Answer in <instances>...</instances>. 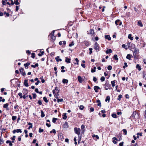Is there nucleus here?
<instances>
[{"mask_svg": "<svg viewBox=\"0 0 146 146\" xmlns=\"http://www.w3.org/2000/svg\"><path fill=\"white\" fill-rule=\"evenodd\" d=\"M55 59L56 60V61L57 62H58L59 61H61L62 59L60 58H59V56H58L57 57H56L55 58Z\"/></svg>", "mask_w": 146, "mask_h": 146, "instance_id": "nucleus-20", "label": "nucleus"}, {"mask_svg": "<svg viewBox=\"0 0 146 146\" xmlns=\"http://www.w3.org/2000/svg\"><path fill=\"white\" fill-rule=\"evenodd\" d=\"M68 82V80L66 79H63L62 80V82L64 83H67Z\"/></svg>", "mask_w": 146, "mask_h": 146, "instance_id": "nucleus-22", "label": "nucleus"}, {"mask_svg": "<svg viewBox=\"0 0 146 146\" xmlns=\"http://www.w3.org/2000/svg\"><path fill=\"white\" fill-rule=\"evenodd\" d=\"M70 60L71 59L70 58H68V57H66L65 58V62L68 63H70Z\"/></svg>", "mask_w": 146, "mask_h": 146, "instance_id": "nucleus-7", "label": "nucleus"}, {"mask_svg": "<svg viewBox=\"0 0 146 146\" xmlns=\"http://www.w3.org/2000/svg\"><path fill=\"white\" fill-rule=\"evenodd\" d=\"M105 78L104 77L102 76L100 78V80L102 82H103L105 80Z\"/></svg>", "mask_w": 146, "mask_h": 146, "instance_id": "nucleus-38", "label": "nucleus"}, {"mask_svg": "<svg viewBox=\"0 0 146 146\" xmlns=\"http://www.w3.org/2000/svg\"><path fill=\"white\" fill-rule=\"evenodd\" d=\"M123 131L125 135H127V131L125 129H123Z\"/></svg>", "mask_w": 146, "mask_h": 146, "instance_id": "nucleus-42", "label": "nucleus"}, {"mask_svg": "<svg viewBox=\"0 0 146 146\" xmlns=\"http://www.w3.org/2000/svg\"><path fill=\"white\" fill-rule=\"evenodd\" d=\"M138 25L140 26L141 27H142L143 26V25L141 23V21H139L138 22Z\"/></svg>", "mask_w": 146, "mask_h": 146, "instance_id": "nucleus-16", "label": "nucleus"}, {"mask_svg": "<svg viewBox=\"0 0 146 146\" xmlns=\"http://www.w3.org/2000/svg\"><path fill=\"white\" fill-rule=\"evenodd\" d=\"M16 132L21 133L22 132V131L21 129H15L13 131V133L14 134H15Z\"/></svg>", "mask_w": 146, "mask_h": 146, "instance_id": "nucleus-3", "label": "nucleus"}, {"mask_svg": "<svg viewBox=\"0 0 146 146\" xmlns=\"http://www.w3.org/2000/svg\"><path fill=\"white\" fill-rule=\"evenodd\" d=\"M17 117L16 116H13L12 117V119L13 121H14L16 119Z\"/></svg>", "mask_w": 146, "mask_h": 146, "instance_id": "nucleus-43", "label": "nucleus"}, {"mask_svg": "<svg viewBox=\"0 0 146 146\" xmlns=\"http://www.w3.org/2000/svg\"><path fill=\"white\" fill-rule=\"evenodd\" d=\"M96 67H94L93 69H92L91 70V72H94L96 71Z\"/></svg>", "mask_w": 146, "mask_h": 146, "instance_id": "nucleus-25", "label": "nucleus"}, {"mask_svg": "<svg viewBox=\"0 0 146 146\" xmlns=\"http://www.w3.org/2000/svg\"><path fill=\"white\" fill-rule=\"evenodd\" d=\"M63 101V100L62 99H57V102L59 103L60 102H62Z\"/></svg>", "mask_w": 146, "mask_h": 146, "instance_id": "nucleus-30", "label": "nucleus"}, {"mask_svg": "<svg viewBox=\"0 0 146 146\" xmlns=\"http://www.w3.org/2000/svg\"><path fill=\"white\" fill-rule=\"evenodd\" d=\"M44 131L43 129L40 128L39 129V133H41L43 132Z\"/></svg>", "mask_w": 146, "mask_h": 146, "instance_id": "nucleus-51", "label": "nucleus"}, {"mask_svg": "<svg viewBox=\"0 0 146 146\" xmlns=\"http://www.w3.org/2000/svg\"><path fill=\"white\" fill-rule=\"evenodd\" d=\"M131 35H131V34H129L128 35V38L129 39H130L131 40H133V37L131 36Z\"/></svg>", "mask_w": 146, "mask_h": 146, "instance_id": "nucleus-21", "label": "nucleus"}, {"mask_svg": "<svg viewBox=\"0 0 146 146\" xmlns=\"http://www.w3.org/2000/svg\"><path fill=\"white\" fill-rule=\"evenodd\" d=\"M136 68L138 69L139 70H141V66H139V64H137L136 66Z\"/></svg>", "mask_w": 146, "mask_h": 146, "instance_id": "nucleus-23", "label": "nucleus"}, {"mask_svg": "<svg viewBox=\"0 0 146 146\" xmlns=\"http://www.w3.org/2000/svg\"><path fill=\"white\" fill-rule=\"evenodd\" d=\"M43 99L45 102L47 103L48 102V101L47 100V98L46 97H44Z\"/></svg>", "mask_w": 146, "mask_h": 146, "instance_id": "nucleus-31", "label": "nucleus"}, {"mask_svg": "<svg viewBox=\"0 0 146 146\" xmlns=\"http://www.w3.org/2000/svg\"><path fill=\"white\" fill-rule=\"evenodd\" d=\"M137 135H139L140 136H141L142 135V133H137Z\"/></svg>", "mask_w": 146, "mask_h": 146, "instance_id": "nucleus-57", "label": "nucleus"}, {"mask_svg": "<svg viewBox=\"0 0 146 146\" xmlns=\"http://www.w3.org/2000/svg\"><path fill=\"white\" fill-rule=\"evenodd\" d=\"M74 42L73 41H72V42H71V43L69 45V46H73L74 45Z\"/></svg>", "mask_w": 146, "mask_h": 146, "instance_id": "nucleus-44", "label": "nucleus"}, {"mask_svg": "<svg viewBox=\"0 0 146 146\" xmlns=\"http://www.w3.org/2000/svg\"><path fill=\"white\" fill-rule=\"evenodd\" d=\"M121 112H118L117 113V114L118 115H121Z\"/></svg>", "mask_w": 146, "mask_h": 146, "instance_id": "nucleus-61", "label": "nucleus"}, {"mask_svg": "<svg viewBox=\"0 0 146 146\" xmlns=\"http://www.w3.org/2000/svg\"><path fill=\"white\" fill-rule=\"evenodd\" d=\"M24 84L25 86L27 87H28L29 86L27 80H25L24 82Z\"/></svg>", "mask_w": 146, "mask_h": 146, "instance_id": "nucleus-10", "label": "nucleus"}, {"mask_svg": "<svg viewBox=\"0 0 146 146\" xmlns=\"http://www.w3.org/2000/svg\"><path fill=\"white\" fill-rule=\"evenodd\" d=\"M9 106V104L8 103H6L3 106V107L4 108H6V110H9V108H8V106Z\"/></svg>", "mask_w": 146, "mask_h": 146, "instance_id": "nucleus-9", "label": "nucleus"}, {"mask_svg": "<svg viewBox=\"0 0 146 146\" xmlns=\"http://www.w3.org/2000/svg\"><path fill=\"white\" fill-rule=\"evenodd\" d=\"M94 47L97 52L99 51L100 47L97 42H96L95 44H94Z\"/></svg>", "mask_w": 146, "mask_h": 146, "instance_id": "nucleus-2", "label": "nucleus"}, {"mask_svg": "<svg viewBox=\"0 0 146 146\" xmlns=\"http://www.w3.org/2000/svg\"><path fill=\"white\" fill-rule=\"evenodd\" d=\"M19 7L17 6H16V11H17L19 10Z\"/></svg>", "mask_w": 146, "mask_h": 146, "instance_id": "nucleus-60", "label": "nucleus"}, {"mask_svg": "<svg viewBox=\"0 0 146 146\" xmlns=\"http://www.w3.org/2000/svg\"><path fill=\"white\" fill-rule=\"evenodd\" d=\"M122 98V95H119L118 96V100L120 101L121 98Z\"/></svg>", "mask_w": 146, "mask_h": 146, "instance_id": "nucleus-37", "label": "nucleus"}, {"mask_svg": "<svg viewBox=\"0 0 146 146\" xmlns=\"http://www.w3.org/2000/svg\"><path fill=\"white\" fill-rule=\"evenodd\" d=\"M134 52L135 53H137L139 52V50L137 49H135Z\"/></svg>", "mask_w": 146, "mask_h": 146, "instance_id": "nucleus-63", "label": "nucleus"}, {"mask_svg": "<svg viewBox=\"0 0 146 146\" xmlns=\"http://www.w3.org/2000/svg\"><path fill=\"white\" fill-rule=\"evenodd\" d=\"M35 54L34 53H32L31 54V57L32 58H34L35 57Z\"/></svg>", "mask_w": 146, "mask_h": 146, "instance_id": "nucleus-46", "label": "nucleus"}, {"mask_svg": "<svg viewBox=\"0 0 146 146\" xmlns=\"http://www.w3.org/2000/svg\"><path fill=\"white\" fill-rule=\"evenodd\" d=\"M112 66H109L108 67V69L109 70H111L112 69Z\"/></svg>", "mask_w": 146, "mask_h": 146, "instance_id": "nucleus-45", "label": "nucleus"}, {"mask_svg": "<svg viewBox=\"0 0 146 146\" xmlns=\"http://www.w3.org/2000/svg\"><path fill=\"white\" fill-rule=\"evenodd\" d=\"M5 101V100L3 98L1 97H0V102H4Z\"/></svg>", "mask_w": 146, "mask_h": 146, "instance_id": "nucleus-29", "label": "nucleus"}, {"mask_svg": "<svg viewBox=\"0 0 146 146\" xmlns=\"http://www.w3.org/2000/svg\"><path fill=\"white\" fill-rule=\"evenodd\" d=\"M18 0H14V3L16 5H18L19 3L18 2Z\"/></svg>", "mask_w": 146, "mask_h": 146, "instance_id": "nucleus-28", "label": "nucleus"}, {"mask_svg": "<svg viewBox=\"0 0 146 146\" xmlns=\"http://www.w3.org/2000/svg\"><path fill=\"white\" fill-rule=\"evenodd\" d=\"M75 60L76 61V62H77V63H74V64H78V62H79V60H78V59L77 58H75Z\"/></svg>", "mask_w": 146, "mask_h": 146, "instance_id": "nucleus-34", "label": "nucleus"}, {"mask_svg": "<svg viewBox=\"0 0 146 146\" xmlns=\"http://www.w3.org/2000/svg\"><path fill=\"white\" fill-rule=\"evenodd\" d=\"M123 142H122L121 143H119V146H123Z\"/></svg>", "mask_w": 146, "mask_h": 146, "instance_id": "nucleus-58", "label": "nucleus"}, {"mask_svg": "<svg viewBox=\"0 0 146 146\" xmlns=\"http://www.w3.org/2000/svg\"><path fill=\"white\" fill-rule=\"evenodd\" d=\"M89 49V50L90 51V54H91V53H92V50H93V49H92V48H90Z\"/></svg>", "mask_w": 146, "mask_h": 146, "instance_id": "nucleus-50", "label": "nucleus"}, {"mask_svg": "<svg viewBox=\"0 0 146 146\" xmlns=\"http://www.w3.org/2000/svg\"><path fill=\"white\" fill-rule=\"evenodd\" d=\"M93 80L94 82H96L97 81V78L95 77H94Z\"/></svg>", "mask_w": 146, "mask_h": 146, "instance_id": "nucleus-54", "label": "nucleus"}, {"mask_svg": "<svg viewBox=\"0 0 146 146\" xmlns=\"http://www.w3.org/2000/svg\"><path fill=\"white\" fill-rule=\"evenodd\" d=\"M94 88L95 92H98V90H99L100 89V88L98 86H95L94 87Z\"/></svg>", "mask_w": 146, "mask_h": 146, "instance_id": "nucleus-6", "label": "nucleus"}, {"mask_svg": "<svg viewBox=\"0 0 146 146\" xmlns=\"http://www.w3.org/2000/svg\"><path fill=\"white\" fill-rule=\"evenodd\" d=\"M50 133H53L54 134H55L56 133V131L54 129H53L52 130L50 131Z\"/></svg>", "mask_w": 146, "mask_h": 146, "instance_id": "nucleus-36", "label": "nucleus"}, {"mask_svg": "<svg viewBox=\"0 0 146 146\" xmlns=\"http://www.w3.org/2000/svg\"><path fill=\"white\" fill-rule=\"evenodd\" d=\"M81 65L83 68H85V66L84 64H81Z\"/></svg>", "mask_w": 146, "mask_h": 146, "instance_id": "nucleus-59", "label": "nucleus"}, {"mask_svg": "<svg viewBox=\"0 0 146 146\" xmlns=\"http://www.w3.org/2000/svg\"><path fill=\"white\" fill-rule=\"evenodd\" d=\"M84 108V107L82 105H81L80 106V109L82 110Z\"/></svg>", "mask_w": 146, "mask_h": 146, "instance_id": "nucleus-49", "label": "nucleus"}, {"mask_svg": "<svg viewBox=\"0 0 146 146\" xmlns=\"http://www.w3.org/2000/svg\"><path fill=\"white\" fill-rule=\"evenodd\" d=\"M33 98L35 99L36 97V95L35 94H33Z\"/></svg>", "mask_w": 146, "mask_h": 146, "instance_id": "nucleus-52", "label": "nucleus"}, {"mask_svg": "<svg viewBox=\"0 0 146 146\" xmlns=\"http://www.w3.org/2000/svg\"><path fill=\"white\" fill-rule=\"evenodd\" d=\"M22 94L21 92H19L18 94V95L20 96V98H22Z\"/></svg>", "mask_w": 146, "mask_h": 146, "instance_id": "nucleus-40", "label": "nucleus"}, {"mask_svg": "<svg viewBox=\"0 0 146 146\" xmlns=\"http://www.w3.org/2000/svg\"><path fill=\"white\" fill-rule=\"evenodd\" d=\"M44 52L43 51H42L41 52V53H39L38 54V55L39 56H41L42 55H43Z\"/></svg>", "mask_w": 146, "mask_h": 146, "instance_id": "nucleus-48", "label": "nucleus"}, {"mask_svg": "<svg viewBox=\"0 0 146 146\" xmlns=\"http://www.w3.org/2000/svg\"><path fill=\"white\" fill-rule=\"evenodd\" d=\"M29 136L31 137H33V133H29Z\"/></svg>", "mask_w": 146, "mask_h": 146, "instance_id": "nucleus-62", "label": "nucleus"}, {"mask_svg": "<svg viewBox=\"0 0 146 146\" xmlns=\"http://www.w3.org/2000/svg\"><path fill=\"white\" fill-rule=\"evenodd\" d=\"M94 108H90V112H92V111H94Z\"/></svg>", "mask_w": 146, "mask_h": 146, "instance_id": "nucleus-56", "label": "nucleus"}, {"mask_svg": "<svg viewBox=\"0 0 146 146\" xmlns=\"http://www.w3.org/2000/svg\"><path fill=\"white\" fill-rule=\"evenodd\" d=\"M110 98L109 96H107L105 100V101L106 102H109L110 101Z\"/></svg>", "mask_w": 146, "mask_h": 146, "instance_id": "nucleus-12", "label": "nucleus"}, {"mask_svg": "<svg viewBox=\"0 0 146 146\" xmlns=\"http://www.w3.org/2000/svg\"><path fill=\"white\" fill-rule=\"evenodd\" d=\"M57 120V118L54 117L52 119V121L53 123H55Z\"/></svg>", "mask_w": 146, "mask_h": 146, "instance_id": "nucleus-27", "label": "nucleus"}, {"mask_svg": "<svg viewBox=\"0 0 146 146\" xmlns=\"http://www.w3.org/2000/svg\"><path fill=\"white\" fill-rule=\"evenodd\" d=\"M113 58L116 60H118V58H117V56L116 54H115L113 56Z\"/></svg>", "mask_w": 146, "mask_h": 146, "instance_id": "nucleus-24", "label": "nucleus"}, {"mask_svg": "<svg viewBox=\"0 0 146 146\" xmlns=\"http://www.w3.org/2000/svg\"><path fill=\"white\" fill-rule=\"evenodd\" d=\"M115 23L116 25H121V22L119 20H117L115 22Z\"/></svg>", "mask_w": 146, "mask_h": 146, "instance_id": "nucleus-4", "label": "nucleus"}, {"mask_svg": "<svg viewBox=\"0 0 146 146\" xmlns=\"http://www.w3.org/2000/svg\"><path fill=\"white\" fill-rule=\"evenodd\" d=\"M30 65V63L28 62H27L26 64H24V66L25 67V68L27 69L28 68V66Z\"/></svg>", "mask_w": 146, "mask_h": 146, "instance_id": "nucleus-18", "label": "nucleus"}, {"mask_svg": "<svg viewBox=\"0 0 146 146\" xmlns=\"http://www.w3.org/2000/svg\"><path fill=\"white\" fill-rule=\"evenodd\" d=\"M19 70L23 76H25L26 75L25 72L24 71L23 68H21Z\"/></svg>", "mask_w": 146, "mask_h": 146, "instance_id": "nucleus-5", "label": "nucleus"}, {"mask_svg": "<svg viewBox=\"0 0 146 146\" xmlns=\"http://www.w3.org/2000/svg\"><path fill=\"white\" fill-rule=\"evenodd\" d=\"M90 32L89 33V34L92 35L94 34V31L93 29H90Z\"/></svg>", "mask_w": 146, "mask_h": 146, "instance_id": "nucleus-13", "label": "nucleus"}, {"mask_svg": "<svg viewBox=\"0 0 146 146\" xmlns=\"http://www.w3.org/2000/svg\"><path fill=\"white\" fill-rule=\"evenodd\" d=\"M38 66V63L36 64L35 65H32L31 67L33 68H35L36 67Z\"/></svg>", "mask_w": 146, "mask_h": 146, "instance_id": "nucleus-32", "label": "nucleus"}, {"mask_svg": "<svg viewBox=\"0 0 146 146\" xmlns=\"http://www.w3.org/2000/svg\"><path fill=\"white\" fill-rule=\"evenodd\" d=\"M38 104H39V105H41L42 104V102L41 100H39L38 102Z\"/></svg>", "mask_w": 146, "mask_h": 146, "instance_id": "nucleus-53", "label": "nucleus"}, {"mask_svg": "<svg viewBox=\"0 0 146 146\" xmlns=\"http://www.w3.org/2000/svg\"><path fill=\"white\" fill-rule=\"evenodd\" d=\"M111 83L112 84V86L114 87L115 86V82L114 81H112L111 82Z\"/></svg>", "mask_w": 146, "mask_h": 146, "instance_id": "nucleus-35", "label": "nucleus"}, {"mask_svg": "<svg viewBox=\"0 0 146 146\" xmlns=\"http://www.w3.org/2000/svg\"><path fill=\"white\" fill-rule=\"evenodd\" d=\"M105 39H108L109 40H110L111 39V37L109 35H105Z\"/></svg>", "mask_w": 146, "mask_h": 146, "instance_id": "nucleus-14", "label": "nucleus"}, {"mask_svg": "<svg viewBox=\"0 0 146 146\" xmlns=\"http://www.w3.org/2000/svg\"><path fill=\"white\" fill-rule=\"evenodd\" d=\"M45 116V115L44 113L42 111H41V116L42 117H43Z\"/></svg>", "mask_w": 146, "mask_h": 146, "instance_id": "nucleus-47", "label": "nucleus"}, {"mask_svg": "<svg viewBox=\"0 0 146 146\" xmlns=\"http://www.w3.org/2000/svg\"><path fill=\"white\" fill-rule=\"evenodd\" d=\"M126 58L129 59V60H131V56L130 54H128L126 57Z\"/></svg>", "mask_w": 146, "mask_h": 146, "instance_id": "nucleus-26", "label": "nucleus"}, {"mask_svg": "<svg viewBox=\"0 0 146 146\" xmlns=\"http://www.w3.org/2000/svg\"><path fill=\"white\" fill-rule=\"evenodd\" d=\"M112 52V51L111 49H107L106 52V53L107 54H108L109 53H111Z\"/></svg>", "mask_w": 146, "mask_h": 146, "instance_id": "nucleus-11", "label": "nucleus"}, {"mask_svg": "<svg viewBox=\"0 0 146 146\" xmlns=\"http://www.w3.org/2000/svg\"><path fill=\"white\" fill-rule=\"evenodd\" d=\"M92 137H96L97 139H99V137L98 135H96L94 134L93 135Z\"/></svg>", "mask_w": 146, "mask_h": 146, "instance_id": "nucleus-41", "label": "nucleus"}, {"mask_svg": "<svg viewBox=\"0 0 146 146\" xmlns=\"http://www.w3.org/2000/svg\"><path fill=\"white\" fill-rule=\"evenodd\" d=\"M85 128V127L84 125H82L81 126V128L82 129H84Z\"/></svg>", "mask_w": 146, "mask_h": 146, "instance_id": "nucleus-55", "label": "nucleus"}, {"mask_svg": "<svg viewBox=\"0 0 146 146\" xmlns=\"http://www.w3.org/2000/svg\"><path fill=\"white\" fill-rule=\"evenodd\" d=\"M74 131L75 133L78 135H80L81 130L80 128L75 127L74 129Z\"/></svg>", "mask_w": 146, "mask_h": 146, "instance_id": "nucleus-1", "label": "nucleus"}, {"mask_svg": "<svg viewBox=\"0 0 146 146\" xmlns=\"http://www.w3.org/2000/svg\"><path fill=\"white\" fill-rule=\"evenodd\" d=\"M62 118L64 119H66L67 118V116L66 115V113H64L62 115Z\"/></svg>", "mask_w": 146, "mask_h": 146, "instance_id": "nucleus-19", "label": "nucleus"}, {"mask_svg": "<svg viewBox=\"0 0 146 146\" xmlns=\"http://www.w3.org/2000/svg\"><path fill=\"white\" fill-rule=\"evenodd\" d=\"M51 38L52 39L54 40H55L56 38L55 36L54 35H51Z\"/></svg>", "mask_w": 146, "mask_h": 146, "instance_id": "nucleus-39", "label": "nucleus"}, {"mask_svg": "<svg viewBox=\"0 0 146 146\" xmlns=\"http://www.w3.org/2000/svg\"><path fill=\"white\" fill-rule=\"evenodd\" d=\"M78 81L80 83H82L83 82V79L80 76H78Z\"/></svg>", "mask_w": 146, "mask_h": 146, "instance_id": "nucleus-8", "label": "nucleus"}, {"mask_svg": "<svg viewBox=\"0 0 146 146\" xmlns=\"http://www.w3.org/2000/svg\"><path fill=\"white\" fill-rule=\"evenodd\" d=\"M55 90H53V93L54 94V95L55 96V98H56L57 99H58V94H55Z\"/></svg>", "mask_w": 146, "mask_h": 146, "instance_id": "nucleus-17", "label": "nucleus"}, {"mask_svg": "<svg viewBox=\"0 0 146 146\" xmlns=\"http://www.w3.org/2000/svg\"><path fill=\"white\" fill-rule=\"evenodd\" d=\"M113 143L115 144L117 143L116 141L117 140V139L115 137H113Z\"/></svg>", "mask_w": 146, "mask_h": 146, "instance_id": "nucleus-15", "label": "nucleus"}, {"mask_svg": "<svg viewBox=\"0 0 146 146\" xmlns=\"http://www.w3.org/2000/svg\"><path fill=\"white\" fill-rule=\"evenodd\" d=\"M114 118H116L117 117V115L115 113H113L111 115Z\"/></svg>", "mask_w": 146, "mask_h": 146, "instance_id": "nucleus-33", "label": "nucleus"}, {"mask_svg": "<svg viewBox=\"0 0 146 146\" xmlns=\"http://www.w3.org/2000/svg\"><path fill=\"white\" fill-rule=\"evenodd\" d=\"M26 53L28 54H30L31 52L29 50H28L26 51Z\"/></svg>", "mask_w": 146, "mask_h": 146, "instance_id": "nucleus-64", "label": "nucleus"}]
</instances>
